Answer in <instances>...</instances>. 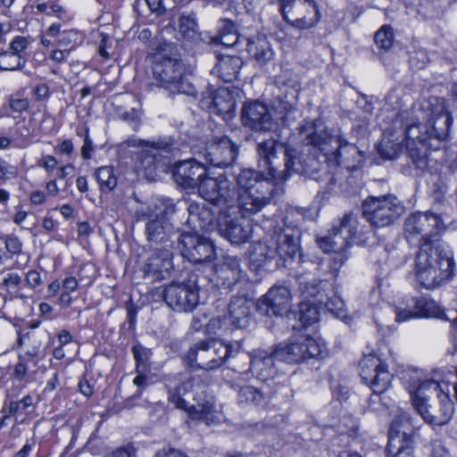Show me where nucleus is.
Segmentation results:
<instances>
[{
    "label": "nucleus",
    "instance_id": "1",
    "mask_svg": "<svg viewBox=\"0 0 457 457\" xmlns=\"http://www.w3.org/2000/svg\"><path fill=\"white\" fill-rule=\"evenodd\" d=\"M256 151L259 156V167L268 170V177L253 169H244L237 176V194L256 190L260 185H274V181H286L293 173L306 175L315 180L316 173L320 170L319 161L303 155L295 149L284 146L273 138L258 143Z\"/></svg>",
    "mask_w": 457,
    "mask_h": 457
},
{
    "label": "nucleus",
    "instance_id": "40",
    "mask_svg": "<svg viewBox=\"0 0 457 457\" xmlns=\"http://www.w3.org/2000/svg\"><path fill=\"white\" fill-rule=\"evenodd\" d=\"M26 65V58L15 54L11 51L0 53V70L2 71H20Z\"/></svg>",
    "mask_w": 457,
    "mask_h": 457
},
{
    "label": "nucleus",
    "instance_id": "36",
    "mask_svg": "<svg viewBox=\"0 0 457 457\" xmlns=\"http://www.w3.org/2000/svg\"><path fill=\"white\" fill-rule=\"evenodd\" d=\"M407 434L403 431V437ZM386 457H414L412 443L408 439H400L389 436L388 443L386 448Z\"/></svg>",
    "mask_w": 457,
    "mask_h": 457
},
{
    "label": "nucleus",
    "instance_id": "3",
    "mask_svg": "<svg viewBox=\"0 0 457 457\" xmlns=\"http://www.w3.org/2000/svg\"><path fill=\"white\" fill-rule=\"evenodd\" d=\"M421 244L414 260V275L422 287L433 290L454 276L453 253L445 243Z\"/></svg>",
    "mask_w": 457,
    "mask_h": 457
},
{
    "label": "nucleus",
    "instance_id": "15",
    "mask_svg": "<svg viewBox=\"0 0 457 457\" xmlns=\"http://www.w3.org/2000/svg\"><path fill=\"white\" fill-rule=\"evenodd\" d=\"M278 360L288 363H298L310 358H317L321 353V345L309 336H302L296 341L276 346Z\"/></svg>",
    "mask_w": 457,
    "mask_h": 457
},
{
    "label": "nucleus",
    "instance_id": "42",
    "mask_svg": "<svg viewBox=\"0 0 457 457\" xmlns=\"http://www.w3.org/2000/svg\"><path fill=\"white\" fill-rule=\"evenodd\" d=\"M212 104L219 112H228L233 107L234 101L227 89L220 88L214 94Z\"/></svg>",
    "mask_w": 457,
    "mask_h": 457
},
{
    "label": "nucleus",
    "instance_id": "39",
    "mask_svg": "<svg viewBox=\"0 0 457 457\" xmlns=\"http://www.w3.org/2000/svg\"><path fill=\"white\" fill-rule=\"evenodd\" d=\"M136 169L144 172L146 176L153 175L157 169V155L148 149H143L136 161Z\"/></svg>",
    "mask_w": 457,
    "mask_h": 457
},
{
    "label": "nucleus",
    "instance_id": "21",
    "mask_svg": "<svg viewBox=\"0 0 457 457\" xmlns=\"http://www.w3.org/2000/svg\"><path fill=\"white\" fill-rule=\"evenodd\" d=\"M198 155L179 161L173 170L175 181L185 188L195 189L206 175V163Z\"/></svg>",
    "mask_w": 457,
    "mask_h": 457
},
{
    "label": "nucleus",
    "instance_id": "16",
    "mask_svg": "<svg viewBox=\"0 0 457 457\" xmlns=\"http://www.w3.org/2000/svg\"><path fill=\"white\" fill-rule=\"evenodd\" d=\"M356 219L352 213L345 214L338 227L334 228L333 233L317 240L319 246L326 253L338 252L350 246V240L357 232Z\"/></svg>",
    "mask_w": 457,
    "mask_h": 457
},
{
    "label": "nucleus",
    "instance_id": "25",
    "mask_svg": "<svg viewBox=\"0 0 457 457\" xmlns=\"http://www.w3.org/2000/svg\"><path fill=\"white\" fill-rule=\"evenodd\" d=\"M275 185H260L256 190L237 194L238 208L247 214H254L271 203Z\"/></svg>",
    "mask_w": 457,
    "mask_h": 457
},
{
    "label": "nucleus",
    "instance_id": "24",
    "mask_svg": "<svg viewBox=\"0 0 457 457\" xmlns=\"http://www.w3.org/2000/svg\"><path fill=\"white\" fill-rule=\"evenodd\" d=\"M327 287L328 283L312 280L311 282H306L303 286L302 292L305 295L306 298H317L318 303L324 304L327 310L335 317L344 319L346 316L345 304L344 301L336 293L328 296L326 293Z\"/></svg>",
    "mask_w": 457,
    "mask_h": 457
},
{
    "label": "nucleus",
    "instance_id": "5",
    "mask_svg": "<svg viewBox=\"0 0 457 457\" xmlns=\"http://www.w3.org/2000/svg\"><path fill=\"white\" fill-rule=\"evenodd\" d=\"M301 136L305 145L323 154L326 162H335L350 170H356L363 162V153L340 136H330L312 125L303 127Z\"/></svg>",
    "mask_w": 457,
    "mask_h": 457
},
{
    "label": "nucleus",
    "instance_id": "43",
    "mask_svg": "<svg viewBox=\"0 0 457 457\" xmlns=\"http://www.w3.org/2000/svg\"><path fill=\"white\" fill-rule=\"evenodd\" d=\"M378 48L387 51L394 43L393 29L389 25L382 26L374 36Z\"/></svg>",
    "mask_w": 457,
    "mask_h": 457
},
{
    "label": "nucleus",
    "instance_id": "62",
    "mask_svg": "<svg viewBox=\"0 0 457 457\" xmlns=\"http://www.w3.org/2000/svg\"><path fill=\"white\" fill-rule=\"evenodd\" d=\"M432 457H453L440 441L432 444Z\"/></svg>",
    "mask_w": 457,
    "mask_h": 457
},
{
    "label": "nucleus",
    "instance_id": "27",
    "mask_svg": "<svg viewBox=\"0 0 457 457\" xmlns=\"http://www.w3.org/2000/svg\"><path fill=\"white\" fill-rule=\"evenodd\" d=\"M242 121L245 127L255 130H269L272 127V118L268 107L256 101L244 104Z\"/></svg>",
    "mask_w": 457,
    "mask_h": 457
},
{
    "label": "nucleus",
    "instance_id": "45",
    "mask_svg": "<svg viewBox=\"0 0 457 457\" xmlns=\"http://www.w3.org/2000/svg\"><path fill=\"white\" fill-rule=\"evenodd\" d=\"M166 88L170 90L173 94L179 93L187 96H195L196 93L195 87L188 82L183 75H181L179 79H177L174 83H170V85L167 86Z\"/></svg>",
    "mask_w": 457,
    "mask_h": 457
},
{
    "label": "nucleus",
    "instance_id": "31",
    "mask_svg": "<svg viewBox=\"0 0 457 457\" xmlns=\"http://www.w3.org/2000/svg\"><path fill=\"white\" fill-rule=\"evenodd\" d=\"M244 275L240 260L235 256H225L216 269V277L220 285L230 288L235 286Z\"/></svg>",
    "mask_w": 457,
    "mask_h": 457
},
{
    "label": "nucleus",
    "instance_id": "52",
    "mask_svg": "<svg viewBox=\"0 0 457 457\" xmlns=\"http://www.w3.org/2000/svg\"><path fill=\"white\" fill-rule=\"evenodd\" d=\"M79 39V32L77 30L71 29L61 33L58 44L62 46H70L69 49L71 50V48L78 43Z\"/></svg>",
    "mask_w": 457,
    "mask_h": 457
},
{
    "label": "nucleus",
    "instance_id": "9",
    "mask_svg": "<svg viewBox=\"0 0 457 457\" xmlns=\"http://www.w3.org/2000/svg\"><path fill=\"white\" fill-rule=\"evenodd\" d=\"M231 347L216 340L200 341L186 354L188 366L204 370L219 368L230 356Z\"/></svg>",
    "mask_w": 457,
    "mask_h": 457
},
{
    "label": "nucleus",
    "instance_id": "38",
    "mask_svg": "<svg viewBox=\"0 0 457 457\" xmlns=\"http://www.w3.org/2000/svg\"><path fill=\"white\" fill-rule=\"evenodd\" d=\"M17 344L19 347H24L26 354L34 357L39 353L42 340L37 333L28 332L24 335H19Z\"/></svg>",
    "mask_w": 457,
    "mask_h": 457
},
{
    "label": "nucleus",
    "instance_id": "10",
    "mask_svg": "<svg viewBox=\"0 0 457 457\" xmlns=\"http://www.w3.org/2000/svg\"><path fill=\"white\" fill-rule=\"evenodd\" d=\"M403 212V205L394 195L370 196L362 203V214L376 227L389 226Z\"/></svg>",
    "mask_w": 457,
    "mask_h": 457
},
{
    "label": "nucleus",
    "instance_id": "44",
    "mask_svg": "<svg viewBox=\"0 0 457 457\" xmlns=\"http://www.w3.org/2000/svg\"><path fill=\"white\" fill-rule=\"evenodd\" d=\"M34 406V397L27 395L20 401L11 400L7 405V411L9 415L14 414H27L29 409Z\"/></svg>",
    "mask_w": 457,
    "mask_h": 457
},
{
    "label": "nucleus",
    "instance_id": "8",
    "mask_svg": "<svg viewBox=\"0 0 457 457\" xmlns=\"http://www.w3.org/2000/svg\"><path fill=\"white\" fill-rule=\"evenodd\" d=\"M253 303L245 296L233 297L228 305V312L224 315L212 317L208 324L209 331L245 329L253 320Z\"/></svg>",
    "mask_w": 457,
    "mask_h": 457
},
{
    "label": "nucleus",
    "instance_id": "63",
    "mask_svg": "<svg viewBox=\"0 0 457 457\" xmlns=\"http://www.w3.org/2000/svg\"><path fill=\"white\" fill-rule=\"evenodd\" d=\"M57 160L52 155L43 156L39 161V166L43 167L47 172H52L57 166Z\"/></svg>",
    "mask_w": 457,
    "mask_h": 457
},
{
    "label": "nucleus",
    "instance_id": "58",
    "mask_svg": "<svg viewBox=\"0 0 457 457\" xmlns=\"http://www.w3.org/2000/svg\"><path fill=\"white\" fill-rule=\"evenodd\" d=\"M278 85L288 86L295 87L296 86V80L293 78V74L290 71H285L276 79Z\"/></svg>",
    "mask_w": 457,
    "mask_h": 457
},
{
    "label": "nucleus",
    "instance_id": "37",
    "mask_svg": "<svg viewBox=\"0 0 457 457\" xmlns=\"http://www.w3.org/2000/svg\"><path fill=\"white\" fill-rule=\"evenodd\" d=\"M95 178L103 193H110L117 186V177L111 166H103L98 168L95 172Z\"/></svg>",
    "mask_w": 457,
    "mask_h": 457
},
{
    "label": "nucleus",
    "instance_id": "19",
    "mask_svg": "<svg viewBox=\"0 0 457 457\" xmlns=\"http://www.w3.org/2000/svg\"><path fill=\"white\" fill-rule=\"evenodd\" d=\"M196 188L204 200L216 205L228 204L234 197L233 185L224 175L216 178L205 175Z\"/></svg>",
    "mask_w": 457,
    "mask_h": 457
},
{
    "label": "nucleus",
    "instance_id": "14",
    "mask_svg": "<svg viewBox=\"0 0 457 457\" xmlns=\"http://www.w3.org/2000/svg\"><path fill=\"white\" fill-rule=\"evenodd\" d=\"M360 376L374 394H382L391 384L392 375L386 365L373 354L365 355L359 363Z\"/></svg>",
    "mask_w": 457,
    "mask_h": 457
},
{
    "label": "nucleus",
    "instance_id": "57",
    "mask_svg": "<svg viewBox=\"0 0 457 457\" xmlns=\"http://www.w3.org/2000/svg\"><path fill=\"white\" fill-rule=\"evenodd\" d=\"M411 426V418L407 412H401L397 419L392 423L391 430L400 433L402 427Z\"/></svg>",
    "mask_w": 457,
    "mask_h": 457
},
{
    "label": "nucleus",
    "instance_id": "33",
    "mask_svg": "<svg viewBox=\"0 0 457 457\" xmlns=\"http://www.w3.org/2000/svg\"><path fill=\"white\" fill-rule=\"evenodd\" d=\"M247 52L260 67L267 65L274 59L273 49L264 36H257L249 38Z\"/></svg>",
    "mask_w": 457,
    "mask_h": 457
},
{
    "label": "nucleus",
    "instance_id": "17",
    "mask_svg": "<svg viewBox=\"0 0 457 457\" xmlns=\"http://www.w3.org/2000/svg\"><path fill=\"white\" fill-rule=\"evenodd\" d=\"M163 299L176 312H191L198 303V293L194 285L173 282L165 287Z\"/></svg>",
    "mask_w": 457,
    "mask_h": 457
},
{
    "label": "nucleus",
    "instance_id": "23",
    "mask_svg": "<svg viewBox=\"0 0 457 457\" xmlns=\"http://www.w3.org/2000/svg\"><path fill=\"white\" fill-rule=\"evenodd\" d=\"M170 245L154 250L141 267L145 278L152 280L164 279L173 268L172 253Z\"/></svg>",
    "mask_w": 457,
    "mask_h": 457
},
{
    "label": "nucleus",
    "instance_id": "18",
    "mask_svg": "<svg viewBox=\"0 0 457 457\" xmlns=\"http://www.w3.org/2000/svg\"><path fill=\"white\" fill-rule=\"evenodd\" d=\"M249 370L260 381L267 382L274 379L278 374L276 361L278 360L276 347L272 350L258 348L249 353Z\"/></svg>",
    "mask_w": 457,
    "mask_h": 457
},
{
    "label": "nucleus",
    "instance_id": "56",
    "mask_svg": "<svg viewBox=\"0 0 457 457\" xmlns=\"http://www.w3.org/2000/svg\"><path fill=\"white\" fill-rule=\"evenodd\" d=\"M21 277L17 273H8L3 280V287L7 290H16L21 284Z\"/></svg>",
    "mask_w": 457,
    "mask_h": 457
},
{
    "label": "nucleus",
    "instance_id": "54",
    "mask_svg": "<svg viewBox=\"0 0 457 457\" xmlns=\"http://www.w3.org/2000/svg\"><path fill=\"white\" fill-rule=\"evenodd\" d=\"M29 41L25 37L17 36L10 43V51L17 55L23 56V52L27 49Z\"/></svg>",
    "mask_w": 457,
    "mask_h": 457
},
{
    "label": "nucleus",
    "instance_id": "29",
    "mask_svg": "<svg viewBox=\"0 0 457 457\" xmlns=\"http://www.w3.org/2000/svg\"><path fill=\"white\" fill-rule=\"evenodd\" d=\"M276 256L284 262L292 261L300 256L298 233L294 228H286L278 233L273 241Z\"/></svg>",
    "mask_w": 457,
    "mask_h": 457
},
{
    "label": "nucleus",
    "instance_id": "7",
    "mask_svg": "<svg viewBox=\"0 0 457 457\" xmlns=\"http://www.w3.org/2000/svg\"><path fill=\"white\" fill-rule=\"evenodd\" d=\"M450 222L447 212L436 214L431 212H417L410 214L404 222L403 234L410 244L430 243L433 246L436 244H444L440 239V234L446 228V223Z\"/></svg>",
    "mask_w": 457,
    "mask_h": 457
},
{
    "label": "nucleus",
    "instance_id": "4",
    "mask_svg": "<svg viewBox=\"0 0 457 457\" xmlns=\"http://www.w3.org/2000/svg\"><path fill=\"white\" fill-rule=\"evenodd\" d=\"M169 401L176 408L187 411L192 420H202L208 425L219 420L208 383L199 376L187 378L170 392Z\"/></svg>",
    "mask_w": 457,
    "mask_h": 457
},
{
    "label": "nucleus",
    "instance_id": "35",
    "mask_svg": "<svg viewBox=\"0 0 457 457\" xmlns=\"http://www.w3.org/2000/svg\"><path fill=\"white\" fill-rule=\"evenodd\" d=\"M242 65L243 62L238 56H223L219 59V62L212 70V73L224 82H231L237 78Z\"/></svg>",
    "mask_w": 457,
    "mask_h": 457
},
{
    "label": "nucleus",
    "instance_id": "51",
    "mask_svg": "<svg viewBox=\"0 0 457 457\" xmlns=\"http://www.w3.org/2000/svg\"><path fill=\"white\" fill-rule=\"evenodd\" d=\"M36 8L39 12H44L46 15L55 13L59 18H62V14L65 13V11L62 8V6L58 4L56 2L38 4H37Z\"/></svg>",
    "mask_w": 457,
    "mask_h": 457
},
{
    "label": "nucleus",
    "instance_id": "34",
    "mask_svg": "<svg viewBox=\"0 0 457 457\" xmlns=\"http://www.w3.org/2000/svg\"><path fill=\"white\" fill-rule=\"evenodd\" d=\"M276 257L273 241L270 243L255 242L249 253L250 266L254 270L264 268Z\"/></svg>",
    "mask_w": 457,
    "mask_h": 457
},
{
    "label": "nucleus",
    "instance_id": "64",
    "mask_svg": "<svg viewBox=\"0 0 457 457\" xmlns=\"http://www.w3.org/2000/svg\"><path fill=\"white\" fill-rule=\"evenodd\" d=\"M154 457H187V455L174 448H162Z\"/></svg>",
    "mask_w": 457,
    "mask_h": 457
},
{
    "label": "nucleus",
    "instance_id": "41",
    "mask_svg": "<svg viewBox=\"0 0 457 457\" xmlns=\"http://www.w3.org/2000/svg\"><path fill=\"white\" fill-rule=\"evenodd\" d=\"M264 400L263 394L254 386H244L238 390V402L240 403L261 404Z\"/></svg>",
    "mask_w": 457,
    "mask_h": 457
},
{
    "label": "nucleus",
    "instance_id": "26",
    "mask_svg": "<svg viewBox=\"0 0 457 457\" xmlns=\"http://www.w3.org/2000/svg\"><path fill=\"white\" fill-rule=\"evenodd\" d=\"M154 58L153 73L162 87L174 83L184 74V66L179 59L167 56L162 52L155 54Z\"/></svg>",
    "mask_w": 457,
    "mask_h": 457
},
{
    "label": "nucleus",
    "instance_id": "20",
    "mask_svg": "<svg viewBox=\"0 0 457 457\" xmlns=\"http://www.w3.org/2000/svg\"><path fill=\"white\" fill-rule=\"evenodd\" d=\"M179 242L182 255L190 262L202 263L210 261L214 254V247L212 242L195 232L181 234Z\"/></svg>",
    "mask_w": 457,
    "mask_h": 457
},
{
    "label": "nucleus",
    "instance_id": "55",
    "mask_svg": "<svg viewBox=\"0 0 457 457\" xmlns=\"http://www.w3.org/2000/svg\"><path fill=\"white\" fill-rule=\"evenodd\" d=\"M122 120L132 124L133 129L137 130L140 124L141 110L137 108H131L121 114Z\"/></svg>",
    "mask_w": 457,
    "mask_h": 457
},
{
    "label": "nucleus",
    "instance_id": "46",
    "mask_svg": "<svg viewBox=\"0 0 457 457\" xmlns=\"http://www.w3.org/2000/svg\"><path fill=\"white\" fill-rule=\"evenodd\" d=\"M132 353L136 361V372H139L141 368L145 370L147 367L150 351L141 345H136L132 347Z\"/></svg>",
    "mask_w": 457,
    "mask_h": 457
},
{
    "label": "nucleus",
    "instance_id": "47",
    "mask_svg": "<svg viewBox=\"0 0 457 457\" xmlns=\"http://www.w3.org/2000/svg\"><path fill=\"white\" fill-rule=\"evenodd\" d=\"M226 26L229 29L228 33H222L214 37L215 42L226 46H235L238 42V35L235 29V25L232 21H226Z\"/></svg>",
    "mask_w": 457,
    "mask_h": 457
},
{
    "label": "nucleus",
    "instance_id": "2",
    "mask_svg": "<svg viewBox=\"0 0 457 457\" xmlns=\"http://www.w3.org/2000/svg\"><path fill=\"white\" fill-rule=\"evenodd\" d=\"M419 121L407 126L405 146L408 156L419 170L428 164V150H437L449 134L452 116L444 98L430 97L416 111Z\"/></svg>",
    "mask_w": 457,
    "mask_h": 457
},
{
    "label": "nucleus",
    "instance_id": "30",
    "mask_svg": "<svg viewBox=\"0 0 457 457\" xmlns=\"http://www.w3.org/2000/svg\"><path fill=\"white\" fill-rule=\"evenodd\" d=\"M416 311L411 312L406 309L395 311L396 321L403 322L413 318H442L444 311L433 300L419 298L415 301Z\"/></svg>",
    "mask_w": 457,
    "mask_h": 457
},
{
    "label": "nucleus",
    "instance_id": "22",
    "mask_svg": "<svg viewBox=\"0 0 457 457\" xmlns=\"http://www.w3.org/2000/svg\"><path fill=\"white\" fill-rule=\"evenodd\" d=\"M138 220L148 219L145 223V236L149 242L155 244L170 241L174 235V227L163 213L156 214L154 217L153 212L149 209H141L136 212Z\"/></svg>",
    "mask_w": 457,
    "mask_h": 457
},
{
    "label": "nucleus",
    "instance_id": "11",
    "mask_svg": "<svg viewBox=\"0 0 457 457\" xmlns=\"http://www.w3.org/2000/svg\"><path fill=\"white\" fill-rule=\"evenodd\" d=\"M194 155L203 158L206 164L226 168L230 166L238 155V146L227 136L213 137L203 147H193Z\"/></svg>",
    "mask_w": 457,
    "mask_h": 457
},
{
    "label": "nucleus",
    "instance_id": "61",
    "mask_svg": "<svg viewBox=\"0 0 457 457\" xmlns=\"http://www.w3.org/2000/svg\"><path fill=\"white\" fill-rule=\"evenodd\" d=\"M136 449L133 445H128L118 448L110 457H135Z\"/></svg>",
    "mask_w": 457,
    "mask_h": 457
},
{
    "label": "nucleus",
    "instance_id": "6",
    "mask_svg": "<svg viewBox=\"0 0 457 457\" xmlns=\"http://www.w3.org/2000/svg\"><path fill=\"white\" fill-rule=\"evenodd\" d=\"M413 407L423 420L434 426L445 425L453 413V403L439 384L425 380L411 395Z\"/></svg>",
    "mask_w": 457,
    "mask_h": 457
},
{
    "label": "nucleus",
    "instance_id": "50",
    "mask_svg": "<svg viewBox=\"0 0 457 457\" xmlns=\"http://www.w3.org/2000/svg\"><path fill=\"white\" fill-rule=\"evenodd\" d=\"M197 24L195 21L190 17H181L179 20V31L187 38H193L196 34Z\"/></svg>",
    "mask_w": 457,
    "mask_h": 457
},
{
    "label": "nucleus",
    "instance_id": "60",
    "mask_svg": "<svg viewBox=\"0 0 457 457\" xmlns=\"http://www.w3.org/2000/svg\"><path fill=\"white\" fill-rule=\"evenodd\" d=\"M5 247L9 253L17 254L21 251V243L16 237H8L5 240Z\"/></svg>",
    "mask_w": 457,
    "mask_h": 457
},
{
    "label": "nucleus",
    "instance_id": "49",
    "mask_svg": "<svg viewBox=\"0 0 457 457\" xmlns=\"http://www.w3.org/2000/svg\"><path fill=\"white\" fill-rule=\"evenodd\" d=\"M319 320L317 308L308 304L302 303L300 306V320L303 325H311Z\"/></svg>",
    "mask_w": 457,
    "mask_h": 457
},
{
    "label": "nucleus",
    "instance_id": "59",
    "mask_svg": "<svg viewBox=\"0 0 457 457\" xmlns=\"http://www.w3.org/2000/svg\"><path fill=\"white\" fill-rule=\"evenodd\" d=\"M26 286L31 289L36 288L42 283L41 276L37 270H29L26 274Z\"/></svg>",
    "mask_w": 457,
    "mask_h": 457
},
{
    "label": "nucleus",
    "instance_id": "28",
    "mask_svg": "<svg viewBox=\"0 0 457 457\" xmlns=\"http://www.w3.org/2000/svg\"><path fill=\"white\" fill-rule=\"evenodd\" d=\"M263 306L266 307L265 312L270 315L278 316L287 313L291 307V293L286 287H272L263 296L258 309L262 312Z\"/></svg>",
    "mask_w": 457,
    "mask_h": 457
},
{
    "label": "nucleus",
    "instance_id": "13",
    "mask_svg": "<svg viewBox=\"0 0 457 457\" xmlns=\"http://www.w3.org/2000/svg\"><path fill=\"white\" fill-rule=\"evenodd\" d=\"M234 209L221 212L218 220V232L232 245L246 243L253 234V224L243 215H233Z\"/></svg>",
    "mask_w": 457,
    "mask_h": 457
},
{
    "label": "nucleus",
    "instance_id": "48",
    "mask_svg": "<svg viewBox=\"0 0 457 457\" xmlns=\"http://www.w3.org/2000/svg\"><path fill=\"white\" fill-rule=\"evenodd\" d=\"M120 146H122V147H143V148L151 147V148H154V149H164V150L170 149V145L168 144L161 145V144L150 143L148 141L141 140L135 137H129L126 141L122 142L120 144Z\"/></svg>",
    "mask_w": 457,
    "mask_h": 457
},
{
    "label": "nucleus",
    "instance_id": "53",
    "mask_svg": "<svg viewBox=\"0 0 457 457\" xmlns=\"http://www.w3.org/2000/svg\"><path fill=\"white\" fill-rule=\"evenodd\" d=\"M334 255L330 260L329 268L333 272H337L340 268L344 265L348 256L346 254V249L338 250V252H333Z\"/></svg>",
    "mask_w": 457,
    "mask_h": 457
},
{
    "label": "nucleus",
    "instance_id": "32",
    "mask_svg": "<svg viewBox=\"0 0 457 457\" xmlns=\"http://www.w3.org/2000/svg\"><path fill=\"white\" fill-rule=\"evenodd\" d=\"M187 212V223L195 232L208 229V227L212 223V211L204 203H189Z\"/></svg>",
    "mask_w": 457,
    "mask_h": 457
},
{
    "label": "nucleus",
    "instance_id": "12",
    "mask_svg": "<svg viewBox=\"0 0 457 457\" xmlns=\"http://www.w3.org/2000/svg\"><path fill=\"white\" fill-rule=\"evenodd\" d=\"M279 4L283 18L295 28L310 29L320 18L314 0H279Z\"/></svg>",
    "mask_w": 457,
    "mask_h": 457
}]
</instances>
